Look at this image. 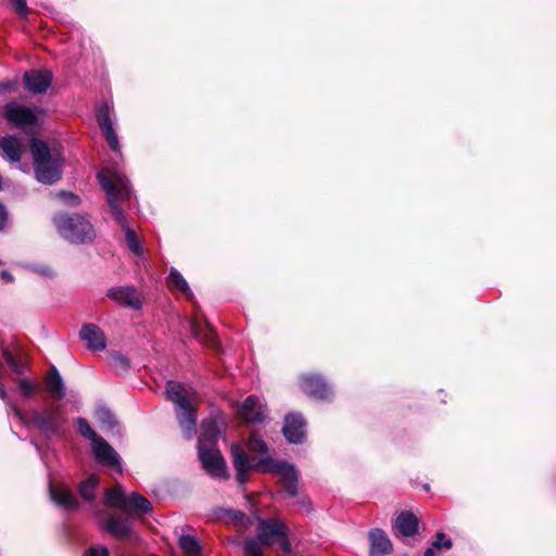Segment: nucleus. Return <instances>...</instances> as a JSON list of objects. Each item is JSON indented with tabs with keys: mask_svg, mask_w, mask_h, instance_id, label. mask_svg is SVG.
<instances>
[{
	"mask_svg": "<svg viewBox=\"0 0 556 556\" xmlns=\"http://www.w3.org/2000/svg\"><path fill=\"white\" fill-rule=\"evenodd\" d=\"M98 180L106 193V200L114 219L121 225L125 233V241L128 249L138 256L142 255L143 250L141 243L134 229L128 225L123 208L124 203L130 200L131 194L128 180L119 173L112 170L100 172L98 174Z\"/></svg>",
	"mask_w": 556,
	"mask_h": 556,
	"instance_id": "obj_1",
	"label": "nucleus"
},
{
	"mask_svg": "<svg viewBox=\"0 0 556 556\" xmlns=\"http://www.w3.org/2000/svg\"><path fill=\"white\" fill-rule=\"evenodd\" d=\"M230 451L239 484H244L248 481V472L251 469H255L261 472L277 475L285 491L290 496L298 494L299 472L293 465L271 457L262 458L257 463L252 464L244 450L238 444H232Z\"/></svg>",
	"mask_w": 556,
	"mask_h": 556,
	"instance_id": "obj_2",
	"label": "nucleus"
},
{
	"mask_svg": "<svg viewBox=\"0 0 556 556\" xmlns=\"http://www.w3.org/2000/svg\"><path fill=\"white\" fill-rule=\"evenodd\" d=\"M166 394L174 403V413L178 425L188 440L195 434L198 395L185 384L176 381H167Z\"/></svg>",
	"mask_w": 556,
	"mask_h": 556,
	"instance_id": "obj_3",
	"label": "nucleus"
},
{
	"mask_svg": "<svg viewBox=\"0 0 556 556\" xmlns=\"http://www.w3.org/2000/svg\"><path fill=\"white\" fill-rule=\"evenodd\" d=\"M34 160V170L42 184H54L62 176L63 157L61 152L50 149L45 141L34 139L30 146Z\"/></svg>",
	"mask_w": 556,
	"mask_h": 556,
	"instance_id": "obj_4",
	"label": "nucleus"
},
{
	"mask_svg": "<svg viewBox=\"0 0 556 556\" xmlns=\"http://www.w3.org/2000/svg\"><path fill=\"white\" fill-rule=\"evenodd\" d=\"M43 115L45 111L36 105H24L13 101L4 106L8 123L26 134H34L40 127Z\"/></svg>",
	"mask_w": 556,
	"mask_h": 556,
	"instance_id": "obj_5",
	"label": "nucleus"
},
{
	"mask_svg": "<svg viewBox=\"0 0 556 556\" xmlns=\"http://www.w3.org/2000/svg\"><path fill=\"white\" fill-rule=\"evenodd\" d=\"M59 233L71 243H88L96 237L92 225L80 215H56L53 219Z\"/></svg>",
	"mask_w": 556,
	"mask_h": 556,
	"instance_id": "obj_6",
	"label": "nucleus"
},
{
	"mask_svg": "<svg viewBox=\"0 0 556 556\" xmlns=\"http://www.w3.org/2000/svg\"><path fill=\"white\" fill-rule=\"evenodd\" d=\"M199 458L202 468L214 479L228 478L226 462L216 446H204V441L198 442Z\"/></svg>",
	"mask_w": 556,
	"mask_h": 556,
	"instance_id": "obj_7",
	"label": "nucleus"
},
{
	"mask_svg": "<svg viewBox=\"0 0 556 556\" xmlns=\"http://www.w3.org/2000/svg\"><path fill=\"white\" fill-rule=\"evenodd\" d=\"M256 536L264 545L278 543L283 552L288 553L291 549V544L287 539V528L279 520H261Z\"/></svg>",
	"mask_w": 556,
	"mask_h": 556,
	"instance_id": "obj_8",
	"label": "nucleus"
},
{
	"mask_svg": "<svg viewBox=\"0 0 556 556\" xmlns=\"http://www.w3.org/2000/svg\"><path fill=\"white\" fill-rule=\"evenodd\" d=\"M11 410L22 424H33L42 431H56L62 422V419L55 409H49L43 413L34 410L29 416L25 415L16 405H11Z\"/></svg>",
	"mask_w": 556,
	"mask_h": 556,
	"instance_id": "obj_9",
	"label": "nucleus"
},
{
	"mask_svg": "<svg viewBox=\"0 0 556 556\" xmlns=\"http://www.w3.org/2000/svg\"><path fill=\"white\" fill-rule=\"evenodd\" d=\"M267 414L264 402L254 395H251L242 403L239 415L247 424H260Z\"/></svg>",
	"mask_w": 556,
	"mask_h": 556,
	"instance_id": "obj_10",
	"label": "nucleus"
},
{
	"mask_svg": "<svg viewBox=\"0 0 556 556\" xmlns=\"http://www.w3.org/2000/svg\"><path fill=\"white\" fill-rule=\"evenodd\" d=\"M96 459L103 466L115 468L122 471L119 457L114 448L101 437L91 443Z\"/></svg>",
	"mask_w": 556,
	"mask_h": 556,
	"instance_id": "obj_11",
	"label": "nucleus"
},
{
	"mask_svg": "<svg viewBox=\"0 0 556 556\" xmlns=\"http://www.w3.org/2000/svg\"><path fill=\"white\" fill-rule=\"evenodd\" d=\"M301 390L317 400H328L332 395L330 387L318 375H306L301 379Z\"/></svg>",
	"mask_w": 556,
	"mask_h": 556,
	"instance_id": "obj_12",
	"label": "nucleus"
},
{
	"mask_svg": "<svg viewBox=\"0 0 556 556\" xmlns=\"http://www.w3.org/2000/svg\"><path fill=\"white\" fill-rule=\"evenodd\" d=\"M51 81L52 74L47 70H33L24 75V86L31 93L46 92Z\"/></svg>",
	"mask_w": 556,
	"mask_h": 556,
	"instance_id": "obj_13",
	"label": "nucleus"
},
{
	"mask_svg": "<svg viewBox=\"0 0 556 556\" xmlns=\"http://www.w3.org/2000/svg\"><path fill=\"white\" fill-rule=\"evenodd\" d=\"M97 121L111 149L118 153L121 146L110 118V108L108 104H103L98 109Z\"/></svg>",
	"mask_w": 556,
	"mask_h": 556,
	"instance_id": "obj_14",
	"label": "nucleus"
},
{
	"mask_svg": "<svg viewBox=\"0 0 556 556\" xmlns=\"http://www.w3.org/2000/svg\"><path fill=\"white\" fill-rule=\"evenodd\" d=\"M108 296L117 304L139 309L141 307V299L137 291L131 287L112 288L108 292Z\"/></svg>",
	"mask_w": 556,
	"mask_h": 556,
	"instance_id": "obj_15",
	"label": "nucleus"
},
{
	"mask_svg": "<svg viewBox=\"0 0 556 556\" xmlns=\"http://www.w3.org/2000/svg\"><path fill=\"white\" fill-rule=\"evenodd\" d=\"M79 337L86 342L87 346L93 351H102L105 349L106 341L103 331L94 324L84 325Z\"/></svg>",
	"mask_w": 556,
	"mask_h": 556,
	"instance_id": "obj_16",
	"label": "nucleus"
},
{
	"mask_svg": "<svg viewBox=\"0 0 556 556\" xmlns=\"http://www.w3.org/2000/svg\"><path fill=\"white\" fill-rule=\"evenodd\" d=\"M283 434L291 443H300L304 439V421L301 415L289 414L286 416Z\"/></svg>",
	"mask_w": 556,
	"mask_h": 556,
	"instance_id": "obj_17",
	"label": "nucleus"
},
{
	"mask_svg": "<svg viewBox=\"0 0 556 556\" xmlns=\"http://www.w3.org/2000/svg\"><path fill=\"white\" fill-rule=\"evenodd\" d=\"M370 556H383L391 552L392 543L388 535L380 529H374L369 532Z\"/></svg>",
	"mask_w": 556,
	"mask_h": 556,
	"instance_id": "obj_18",
	"label": "nucleus"
},
{
	"mask_svg": "<svg viewBox=\"0 0 556 556\" xmlns=\"http://www.w3.org/2000/svg\"><path fill=\"white\" fill-rule=\"evenodd\" d=\"M417 517L409 511H402L395 519L394 533L401 536H410L417 532Z\"/></svg>",
	"mask_w": 556,
	"mask_h": 556,
	"instance_id": "obj_19",
	"label": "nucleus"
},
{
	"mask_svg": "<svg viewBox=\"0 0 556 556\" xmlns=\"http://www.w3.org/2000/svg\"><path fill=\"white\" fill-rule=\"evenodd\" d=\"M222 421L217 419H208L203 421L201 426V434L198 442L204 441V446L212 447L216 445V442L222 432Z\"/></svg>",
	"mask_w": 556,
	"mask_h": 556,
	"instance_id": "obj_20",
	"label": "nucleus"
},
{
	"mask_svg": "<svg viewBox=\"0 0 556 556\" xmlns=\"http://www.w3.org/2000/svg\"><path fill=\"white\" fill-rule=\"evenodd\" d=\"M50 496L52 501L65 509H74L77 507V501L70 489L63 484L50 485Z\"/></svg>",
	"mask_w": 556,
	"mask_h": 556,
	"instance_id": "obj_21",
	"label": "nucleus"
},
{
	"mask_svg": "<svg viewBox=\"0 0 556 556\" xmlns=\"http://www.w3.org/2000/svg\"><path fill=\"white\" fill-rule=\"evenodd\" d=\"M23 151V144L16 137L9 136L0 139V152L9 161L20 162Z\"/></svg>",
	"mask_w": 556,
	"mask_h": 556,
	"instance_id": "obj_22",
	"label": "nucleus"
},
{
	"mask_svg": "<svg viewBox=\"0 0 556 556\" xmlns=\"http://www.w3.org/2000/svg\"><path fill=\"white\" fill-rule=\"evenodd\" d=\"M105 529L118 539H125L131 533V522L118 516H111L105 522Z\"/></svg>",
	"mask_w": 556,
	"mask_h": 556,
	"instance_id": "obj_23",
	"label": "nucleus"
},
{
	"mask_svg": "<svg viewBox=\"0 0 556 556\" xmlns=\"http://www.w3.org/2000/svg\"><path fill=\"white\" fill-rule=\"evenodd\" d=\"M152 510L151 503L143 496L134 492L127 496L124 511L135 513L137 515H144Z\"/></svg>",
	"mask_w": 556,
	"mask_h": 556,
	"instance_id": "obj_24",
	"label": "nucleus"
},
{
	"mask_svg": "<svg viewBox=\"0 0 556 556\" xmlns=\"http://www.w3.org/2000/svg\"><path fill=\"white\" fill-rule=\"evenodd\" d=\"M47 390L56 400L65 395V387L59 371L53 367L47 377Z\"/></svg>",
	"mask_w": 556,
	"mask_h": 556,
	"instance_id": "obj_25",
	"label": "nucleus"
},
{
	"mask_svg": "<svg viewBox=\"0 0 556 556\" xmlns=\"http://www.w3.org/2000/svg\"><path fill=\"white\" fill-rule=\"evenodd\" d=\"M247 446L249 452L258 455L260 459L269 457L268 446L256 431L250 433Z\"/></svg>",
	"mask_w": 556,
	"mask_h": 556,
	"instance_id": "obj_26",
	"label": "nucleus"
},
{
	"mask_svg": "<svg viewBox=\"0 0 556 556\" xmlns=\"http://www.w3.org/2000/svg\"><path fill=\"white\" fill-rule=\"evenodd\" d=\"M127 496L121 486L108 490L105 493V504L124 510Z\"/></svg>",
	"mask_w": 556,
	"mask_h": 556,
	"instance_id": "obj_27",
	"label": "nucleus"
},
{
	"mask_svg": "<svg viewBox=\"0 0 556 556\" xmlns=\"http://www.w3.org/2000/svg\"><path fill=\"white\" fill-rule=\"evenodd\" d=\"M15 391L18 392L23 399H29L39 391V386L29 378L23 377L17 379Z\"/></svg>",
	"mask_w": 556,
	"mask_h": 556,
	"instance_id": "obj_28",
	"label": "nucleus"
},
{
	"mask_svg": "<svg viewBox=\"0 0 556 556\" xmlns=\"http://www.w3.org/2000/svg\"><path fill=\"white\" fill-rule=\"evenodd\" d=\"M168 285L172 288H176L179 291H181L186 296H188V298L192 296V292L189 288L188 282L185 280V278L181 276V274L174 268L170 270V273L168 275Z\"/></svg>",
	"mask_w": 556,
	"mask_h": 556,
	"instance_id": "obj_29",
	"label": "nucleus"
},
{
	"mask_svg": "<svg viewBox=\"0 0 556 556\" xmlns=\"http://www.w3.org/2000/svg\"><path fill=\"white\" fill-rule=\"evenodd\" d=\"M180 547L189 556H199L201 553V546L197 538L189 534H184L179 538Z\"/></svg>",
	"mask_w": 556,
	"mask_h": 556,
	"instance_id": "obj_30",
	"label": "nucleus"
},
{
	"mask_svg": "<svg viewBox=\"0 0 556 556\" xmlns=\"http://www.w3.org/2000/svg\"><path fill=\"white\" fill-rule=\"evenodd\" d=\"M99 483V477L97 475L89 476L85 481L80 483L79 493L86 501H92L94 498V490Z\"/></svg>",
	"mask_w": 556,
	"mask_h": 556,
	"instance_id": "obj_31",
	"label": "nucleus"
},
{
	"mask_svg": "<svg viewBox=\"0 0 556 556\" xmlns=\"http://www.w3.org/2000/svg\"><path fill=\"white\" fill-rule=\"evenodd\" d=\"M3 358L8 366L17 375H23L27 368V364L24 359L16 358L8 349L2 351Z\"/></svg>",
	"mask_w": 556,
	"mask_h": 556,
	"instance_id": "obj_32",
	"label": "nucleus"
},
{
	"mask_svg": "<svg viewBox=\"0 0 556 556\" xmlns=\"http://www.w3.org/2000/svg\"><path fill=\"white\" fill-rule=\"evenodd\" d=\"M96 418L105 429H113L116 425L114 415L106 407H99L96 410Z\"/></svg>",
	"mask_w": 556,
	"mask_h": 556,
	"instance_id": "obj_33",
	"label": "nucleus"
},
{
	"mask_svg": "<svg viewBox=\"0 0 556 556\" xmlns=\"http://www.w3.org/2000/svg\"><path fill=\"white\" fill-rule=\"evenodd\" d=\"M75 424L77 426V429H78V432L85 437L86 439H88L90 441V443H92L93 441H96V439L100 438L94 431L93 429L90 427V425L88 424V421L83 418V417H79L75 420Z\"/></svg>",
	"mask_w": 556,
	"mask_h": 556,
	"instance_id": "obj_34",
	"label": "nucleus"
},
{
	"mask_svg": "<svg viewBox=\"0 0 556 556\" xmlns=\"http://www.w3.org/2000/svg\"><path fill=\"white\" fill-rule=\"evenodd\" d=\"M244 556H263L261 547L254 540L245 541L243 544Z\"/></svg>",
	"mask_w": 556,
	"mask_h": 556,
	"instance_id": "obj_35",
	"label": "nucleus"
},
{
	"mask_svg": "<svg viewBox=\"0 0 556 556\" xmlns=\"http://www.w3.org/2000/svg\"><path fill=\"white\" fill-rule=\"evenodd\" d=\"M56 198L62 200L64 203H67L71 206H77L79 204V199L72 192L61 191L55 194Z\"/></svg>",
	"mask_w": 556,
	"mask_h": 556,
	"instance_id": "obj_36",
	"label": "nucleus"
},
{
	"mask_svg": "<svg viewBox=\"0 0 556 556\" xmlns=\"http://www.w3.org/2000/svg\"><path fill=\"white\" fill-rule=\"evenodd\" d=\"M432 546L435 548L444 547L448 549L452 547V541L450 539H446L444 533L439 532L437 534L435 541L432 543Z\"/></svg>",
	"mask_w": 556,
	"mask_h": 556,
	"instance_id": "obj_37",
	"label": "nucleus"
},
{
	"mask_svg": "<svg viewBox=\"0 0 556 556\" xmlns=\"http://www.w3.org/2000/svg\"><path fill=\"white\" fill-rule=\"evenodd\" d=\"M11 1L14 4V9L21 16L25 17L28 14V7L26 3V0H11Z\"/></svg>",
	"mask_w": 556,
	"mask_h": 556,
	"instance_id": "obj_38",
	"label": "nucleus"
},
{
	"mask_svg": "<svg viewBox=\"0 0 556 556\" xmlns=\"http://www.w3.org/2000/svg\"><path fill=\"white\" fill-rule=\"evenodd\" d=\"M85 556H109V551L104 546L90 547Z\"/></svg>",
	"mask_w": 556,
	"mask_h": 556,
	"instance_id": "obj_39",
	"label": "nucleus"
},
{
	"mask_svg": "<svg viewBox=\"0 0 556 556\" xmlns=\"http://www.w3.org/2000/svg\"><path fill=\"white\" fill-rule=\"evenodd\" d=\"M8 223V214L5 207L0 204V231L4 229Z\"/></svg>",
	"mask_w": 556,
	"mask_h": 556,
	"instance_id": "obj_40",
	"label": "nucleus"
},
{
	"mask_svg": "<svg viewBox=\"0 0 556 556\" xmlns=\"http://www.w3.org/2000/svg\"><path fill=\"white\" fill-rule=\"evenodd\" d=\"M0 399L2 401L7 402L9 407L11 408V405H13V404L9 402V396H8L7 390L1 382H0Z\"/></svg>",
	"mask_w": 556,
	"mask_h": 556,
	"instance_id": "obj_41",
	"label": "nucleus"
},
{
	"mask_svg": "<svg viewBox=\"0 0 556 556\" xmlns=\"http://www.w3.org/2000/svg\"><path fill=\"white\" fill-rule=\"evenodd\" d=\"M190 327L193 337L198 338L199 340H202L199 334V326L194 321H190Z\"/></svg>",
	"mask_w": 556,
	"mask_h": 556,
	"instance_id": "obj_42",
	"label": "nucleus"
},
{
	"mask_svg": "<svg viewBox=\"0 0 556 556\" xmlns=\"http://www.w3.org/2000/svg\"><path fill=\"white\" fill-rule=\"evenodd\" d=\"M0 276L5 282H11L13 280L12 275L8 270H2Z\"/></svg>",
	"mask_w": 556,
	"mask_h": 556,
	"instance_id": "obj_43",
	"label": "nucleus"
},
{
	"mask_svg": "<svg viewBox=\"0 0 556 556\" xmlns=\"http://www.w3.org/2000/svg\"><path fill=\"white\" fill-rule=\"evenodd\" d=\"M231 514L233 515V519H238L241 522H243L244 520H248V518L242 513L231 511Z\"/></svg>",
	"mask_w": 556,
	"mask_h": 556,
	"instance_id": "obj_44",
	"label": "nucleus"
},
{
	"mask_svg": "<svg viewBox=\"0 0 556 556\" xmlns=\"http://www.w3.org/2000/svg\"><path fill=\"white\" fill-rule=\"evenodd\" d=\"M434 548L435 547H429L425 551V556H434Z\"/></svg>",
	"mask_w": 556,
	"mask_h": 556,
	"instance_id": "obj_45",
	"label": "nucleus"
},
{
	"mask_svg": "<svg viewBox=\"0 0 556 556\" xmlns=\"http://www.w3.org/2000/svg\"><path fill=\"white\" fill-rule=\"evenodd\" d=\"M206 337H207V338H206V342H210V341H211L212 333L207 334Z\"/></svg>",
	"mask_w": 556,
	"mask_h": 556,
	"instance_id": "obj_46",
	"label": "nucleus"
}]
</instances>
